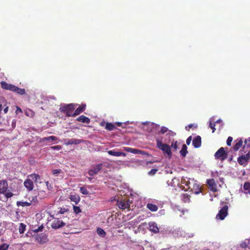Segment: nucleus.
Masks as SVG:
<instances>
[{"label":"nucleus","instance_id":"21","mask_svg":"<svg viewBox=\"0 0 250 250\" xmlns=\"http://www.w3.org/2000/svg\"><path fill=\"white\" fill-rule=\"evenodd\" d=\"M12 91L16 92L20 95H23L25 93L24 89L19 88L16 86H14V88Z\"/></svg>","mask_w":250,"mask_h":250},{"label":"nucleus","instance_id":"41","mask_svg":"<svg viewBox=\"0 0 250 250\" xmlns=\"http://www.w3.org/2000/svg\"><path fill=\"white\" fill-rule=\"evenodd\" d=\"M212 119V118H211L210 119V123H209V126L210 127V128L212 129V132H214L215 130V125L214 124H212V123H211V120Z\"/></svg>","mask_w":250,"mask_h":250},{"label":"nucleus","instance_id":"11","mask_svg":"<svg viewBox=\"0 0 250 250\" xmlns=\"http://www.w3.org/2000/svg\"><path fill=\"white\" fill-rule=\"evenodd\" d=\"M207 183L208 185L211 190L213 192H216L217 191V185L214 179L208 180Z\"/></svg>","mask_w":250,"mask_h":250},{"label":"nucleus","instance_id":"33","mask_svg":"<svg viewBox=\"0 0 250 250\" xmlns=\"http://www.w3.org/2000/svg\"><path fill=\"white\" fill-rule=\"evenodd\" d=\"M9 245L7 244L4 243L0 245V250H7Z\"/></svg>","mask_w":250,"mask_h":250},{"label":"nucleus","instance_id":"39","mask_svg":"<svg viewBox=\"0 0 250 250\" xmlns=\"http://www.w3.org/2000/svg\"><path fill=\"white\" fill-rule=\"evenodd\" d=\"M59 109L61 112H65L67 110V105L62 106Z\"/></svg>","mask_w":250,"mask_h":250},{"label":"nucleus","instance_id":"1","mask_svg":"<svg viewBox=\"0 0 250 250\" xmlns=\"http://www.w3.org/2000/svg\"><path fill=\"white\" fill-rule=\"evenodd\" d=\"M40 179L41 178L39 175L36 174H31L29 175L28 178H27L24 182V186L28 191H31L34 188V184L33 181L35 182V183L39 182L41 183V182H39Z\"/></svg>","mask_w":250,"mask_h":250},{"label":"nucleus","instance_id":"8","mask_svg":"<svg viewBox=\"0 0 250 250\" xmlns=\"http://www.w3.org/2000/svg\"><path fill=\"white\" fill-rule=\"evenodd\" d=\"M35 239L40 244H43L47 240V236L43 233L37 235Z\"/></svg>","mask_w":250,"mask_h":250},{"label":"nucleus","instance_id":"35","mask_svg":"<svg viewBox=\"0 0 250 250\" xmlns=\"http://www.w3.org/2000/svg\"><path fill=\"white\" fill-rule=\"evenodd\" d=\"M75 108V104H67V110L68 111H72Z\"/></svg>","mask_w":250,"mask_h":250},{"label":"nucleus","instance_id":"27","mask_svg":"<svg viewBox=\"0 0 250 250\" xmlns=\"http://www.w3.org/2000/svg\"><path fill=\"white\" fill-rule=\"evenodd\" d=\"M176 135V133L171 130L168 131V132L166 134V136L168 137V141H170L171 140V138L173 137Z\"/></svg>","mask_w":250,"mask_h":250},{"label":"nucleus","instance_id":"58","mask_svg":"<svg viewBox=\"0 0 250 250\" xmlns=\"http://www.w3.org/2000/svg\"><path fill=\"white\" fill-rule=\"evenodd\" d=\"M41 194H45V193L44 191H41L39 193V195H41Z\"/></svg>","mask_w":250,"mask_h":250},{"label":"nucleus","instance_id":"64","mask_svg":"<svg viewBox=\"0 0 250 250\" xmlns=\"http://www.w3.org/2000/svg\"><path fill=\"white\" fill-rule=\"evenodd\" d=\"M183 236L184 237H190L191 236L190 235H187L186 234H184V235H183Z\"/></svg>","mask_w":250,"mask_h":250},{"label":"nucleus","instance_id":"40","mask_svg":"<svg viewBox=\"0 0 250 250\" xmlns=\"http://www.w3.org/2000/svg\"><path fill=\"white\" fill-rule=\"evenodd\" d=\"M168 131V128L165 126H162L161 127V130L160 131V133L162 134H164L166 132H167Z\"/></svg>","mask_w":250,"mask_h":250},{"label":"nucleus","instance_id":"12","mask_svg":"<svg viewBox=\"0 0 250 250\" xmlns=\"http://www.w3.org/2000/svg\"><path fill=\"white\" fill-rule=\"evenodd\" d=\"M192 145L195 148H199L201 146V138L200 136H197L193 139Z\"/></svg>","mask_w":250,"mask_h":250},{"label":"nucleus","instance_id":"7","mask_svg":"<svg viewBox=\"0 0 250 250\" xmlns=\"http://www.w3.org/2000/svg\"><path fill=\"white\" fill-rule=\"evenodd\" d=\"M228 206H225L223 207L219 211L218 213L216 215V218H219L220 220H223L228 215Z\"/></svg>","mask_w":250,"mask_h":250},{"label":"nucleus","instance_id":"19","mask_svg":"<svg viewBox=\"0 0 250 250\" xmlns=\"http://www.w3.org/2000/svg\"><path fill=\"white\" fill-rule=\"evenodd\" d=\"M77 120V121L83 123L88 124L90 122V119L84 115L80 116Z\"/></svg>","mask_w":250,"mask_h":250},{"label":"nucleus","instance_id":"42","mask_svg":"<svg viewBox=\"0 0 250 250\" xmlns=\"http://www.w3.org/2000/svg\"><path fill=\"white\" fill-rule=\"evenodd\" d=\"M62 172V170L58 169H53L52 170V173L54 175H57L59 173H60Z\"/></svg>","mask_w":250,"mask_h":250},{"label":"nucleus","instance_id":"31","mask_svg":"<svg viewBox=\"0 0 250 250\" xmlns=\"http://www.w3.org/2000/svg\"><path fill=\"white\" fill-rule=\"evenodd\" d=\"M97 232L99 235L102 237H104L105 236V232L101 228H98Z\"/></svg>","mask_w":250,"mask_h":250},{"label":"nucleus","instance_id":"15","mask_svg":"<svg viewBox=\"0 0 250 250\" xmlns=\"http://www.w3.org/2000/svg\"><path fill=\"white\" fill-rule=\"evenodd\" d=\"M1 86L3 89H6V90H10L11 91L13 90V89L14 88V85H12L11 84L7 83L5 82H1L0 83Z\"/></svg>","mask_w":250,"mask_h":250},{"label":"nucleus","instance_id":"36","mask_svg":"<svg viewBox=\"0 0 250 250\" xmlns=\"http://www.w3.org/2000/svg\"><path fill=\"white\" fill-rule=\"evenodd\" d=\"M74 211L75 213L77 214L81 212V210L79 207L73 206Z\"/></svg>","mask_w":250,"mask_h":250},{"label":"nucleus","instance_id":"16","mask_svg":"<svg viewBox=\"0 0 250 250\" xmlns=\"http://www.w3.org/2000/svg\"><path fill=\"white\" fill-rule=\"evenodd\" d=\"M85 106L86 105L85 104L82 105L81 106H79L75 110L74 113L72 115V117H75L76 116L82 113L84 110Z\"/></svg>","mask_w":250,"mask_h":250},{"label":"nucleus","instance_id":"45","mask_svg":"<svg viewBox=\"0 0 250 250\" xmlns=\"http://www.w3.org/2000/svg\"><path fill=\"white\" fill-rule=\"evenodd\" d=\"M244 188L245 190H249L250 189V183H246L244 185Z\"/></svg>","mask_w":250,"mask_h":250},{"label":"nucleus","instance_id":"18","mask_svg":"<svg viewBox=\"0 0 250 250\" xmlns=\"http://www.w3.org/2000/svg\"><path fill=\"white\" fill-rule=\"evenodd\" d=\"M248 161V157L245 155L238 158V162L240 165H245Z\"/></svg>","mask_w":250,"mask_h":250},{"label":"nucleus","instance_id":"4","mask_svg":"<svg viewBox=\"0 0 250 250\" xmlns=\"http://www.w3.org/2000/svg\"><path fill=\"white\" fill-rule=\"evenodd\" d=\"M228 156L227 153L225 151L223 147L220 148L215 153L214 157L216 159H220L222 161L225 160Z\"/></svg>","mask_w":250,"mask_h":250},{"label":"nucleus","instance_id":"53","mask_svg":"<svg viewBox=\"0 0 250 250\" xmlns=\"http://www.w3.org/2000/svg\"><path fill=\"white\" fill-rule=\"evenodd\" d=\"M22 112V110L19 107H17V110L16 111V114H19V113H21Z\"/></svg>","mask_w":250,"mask_h":250},{"label":"nucleus","instance_id":"50","mask_svg":"<svg viewBox=\"0 0 250 250\" xmlns=\"http://www.w3.org/2000/svg\"><path fill=\"white\" fill-rule=\"evenodd\" d=\"M48 138L50 139V141H55L58 139V138L54 136H49Z\"/></svg>","mask_w":250,"mask_h":250},{"label":"nucleus","instance_id":"34","mask_svg":"<svg viewBox=\"0 0 250 250\" xmlns=\"http://www.w3.org/2000/svg\"><path fill=\"white\" fill-rule=\"evenodd\" d=\"M80 190V192L83 194L87 195L88 194V192L87 190L84 187H81Z\"/></svg>","mask_w":250,"mask_h":250},{"label":"nucleus","instance_id":"32","mask_svg":"<svg viewBox=\"0 0 250 250\" xmlns=\"http://www.w3.org/2000/svg\"><path fill=\"white\" fill-rule=\"evenodd\" d=\"M109 155L114 156H120L119 152L115 151L114 150H111L107 151Z\"/></svg>","mask_w":250,"mask_h":250},{"label":"nucleus","instance_id":"57","mask_svg":"<svg viewBox=\"0 0 250 250\" xmlns=\"http://www.w3.org/2000/svg\"><path fill=\"white\" fill-rule=\"evenodd\" d=\"M119 154H120V156H126V154L124 152H119Z\"/></svg>","mask_w":250,"mask_h":250},{"label":"nucleus","instance_id":"49","mask_svg":"<svg viewBox=\"0 0 250 250\" xmlns=\"http://www.w3.org/2000/svg\"><path fill=\"white\" fill-rule=\"evenodd\" d=\"M13 195V194L11 192H6L5 193V196L7 198L11 197Z\"/></svg>","mask_w":250,"mask_h":250},{"label":"nucleus","instance_id":"51","mask_svg":"<svg viewBox=\"0 0 250 250\" xmlns=\"http://www.w3.org/2000/svg\"><path fill=\"white\" fill-rule=\"evenodd\" d=\"M67 211V209L66 208H61L60 211H59V213L60 214H63L64 212H66Z\"/></svg>","mask_w":250,"mask_h":250},{"label":"nucleus","instance_id":"46","mask_svg":"<svg viewBox=\"0 0 250 250\" xmlns=\"http://www.w3.org/2000/svg\"><path fill=\"white\" fill-rule=\"evenodd\" d=\"M232 141V138L231 137H229L227 140V144L228 146H230L231 145V143Z\"/></svg>","mask_w":250,"mask_h":250},{"label":"nucleus","instance_id":"24","mask_svg":"<svg viewBox=\"0 0 250 250\" xmlns=\"http://www.w3.org/2000/svg\"><path fill=\"white\" fill-rule=\"evenodd\" d=\"M17 205L19 206H22V207H28L30 206L31 205L30 202H24V201H18L17 202Z\"/></svg>","mask_w":250,"mask_h":250},{"label":"nucleus","instance_id":"6","mask_svg":"<svg viewBox=\"0 0 250 250\" xmlns=\"http://www.w3.org/2000/svg\"><path fill=\"white\" fill-rule=\"evenodd\" d=\"M66 225V223L62 220L57 218L55 219L51 223V227L54 229L61 228Z\"/></svg>","mask_w":250,"mask_h":250},{"label":"nucleus","instance_id":"44","mask_svg":"<svg viewBox=\"0 0 250 250\" xmlns=\"http://www.w3.org/2000/svg\"><path fill=\"white\" fill-rule=\"evenodd\" d=\"M187 187V188H186V190L190 189L195 194V189L193 188V186H192V185H189V186H188Z\"/></svg>","mask_w":250,"mask_h":250},{"label":"nucleus","instance_id":"61","mask_svg":"<svg viewBox=\"0 0 250 250\" xmlns=\"http://www.w3.org/2000/svg\"><path fill=\"white\" fill-rule=\"evenodd\" d=\"M117 125H118V126H120L122 124L121 123H120V122H117L116 123Z\"/></svg>","mask_w":250,"mask_h":250},{"label":"nucleus","instance_id":"9","mask_svg":"<svg viewBox=\"0 0 250 250\" xmlns=\"http://www.w3.org/2000/svg\"><path fill=\"white\" fill-rule=\"evenodd\" d=\"M117 205L118 207H119V208L122 209H125V208H127L130 206L129 203H128V202L127 201H125V200H120V201H118L117 203Z\"/></svg>","mask_w":250,"mask_h":250},{"label":"nucleus","instance_id":"52","mask_svg":"<svg viewBox=\"0 0 250 250\" xmlns=\"http://www.w3.org/2000/svg\"><path fill=\"white\" fill-rule=\"evenodd\" d=\"M71 112L70 111L67 110L66 112V116L68 117L72 116L73 114H71Z\"/></svg>","mask_w":250,"mask_h":250},{"label":"nucleus","instance_id":"54","mask_svg":"<svg viewBox=\"0 0 250 250\" xmlns=\"http://www.w3.org/2000/svg\"><path fill=\"white\" fill-rule=\"evenodd\" d=\"M50 141V139L48 138V137H44L42 139V142H44V141Z\"/></svg>","mask_w":250,"mask_h":250},{"label":"nucleus","instance_id":"63","mask_svg":"<svg viewBox=\"0 0 250 250\" xmlns=\"http://www.w3.org/2000/svg\"><path fill=\"white\" fill-rule=\"evenodd\" d=\"M148 125H150V126H153V125H154V124H153V123H149V124H148Z\"/></svg>","mask_w":250,"mask_h":250},{"label":"nucleus","instance_id":"14","mask_svg":"<svg viewBox=\"0 0 250 250\" xmlns=\"http://www.w3.org/2000/svg\"><path fill=\"white\" fill-rule=\"evenodd\" d=\"M149 229L154 233H157L159 230L156 223L155 222H150L149 223Z\"/></svg>","mask_w":250,"mask_h":250},{"label":"nucleus","instance_id":"3","mask_svg":"<svg viewBox=\"0 0 250 250\" xmlns=\"http://www.w3.org/2000/svg\"><path fill=\"white\" fill-rule=\"evenodd\" d=\"M156 143L157 147L164 153H166L169 158H171L172 153L170 146L167 144L163 143L162 140L159 138L156 139Z\"/></svg>","mask_w":250,"mask_h":250},{"label":"nucleus","instance_id":"48","mask_svg":"<svg viewBox=\"0 0 250 250\" xmlns=\"http://www.w3.org/2000/svg\"><path fill=\"white\" fill-rule=\"evenodd\" d=\"M45 184L48 190H50L52 188V187L50 184H49L48 181L45 182Z\"/></svg>","mask_w":250,"mask_h":250},{"label":"nucleus","instance_id":"28","mask_svg":"<svg viewBox=\"0 0 250 250\" xmlns=\"http://www.w3.org/2000/svg\"><path fill=\"white\" fill-rule=\"evenodd\" d=\"M181 199L185 203H188L190 201L189 196L187 194H184L181 196Z\"/></svg>","mask_w":250,"mask_h":250},{"label":"nucleus","instance_id":"26","mask_svg":"<svg viewBox=\"0 0 250 250\" xmlns=\"http://www.w3.org/2000/svg\"><path fill=\"white\" fill-rule=\"evenodd\" d=\"M243 141L241 139H240L238 142L236 143L235 145L233 146V149L235 151L238 150L240 147L242 146Z\"/></svg>","mask_w":250,"mask_h":250},{"label":"nucleus","instance_id":"23","mask_svg":"<svg viewBox=\"0 0 250 250\" xmlns=\"http://www.w3.org/2000/svg\"><path fill=\"white\" fill-rule=\"evenodd\" d=\"M147 207L150 210L152 211H156L158 209V208L156 205L150 203L147 205Z\"/></svg>","mask_w":250,"mask_h":250},{"label":"nucleus","instance_id":"47","mask_svg":"<svg viewBox=\"0 0 250 250\" xmlns=\"http://www.w3.org/2000/svg\"><path fill=\"white\" fill-rule=\"evenodd\" d=\"M191 140H192V137H191V136H190L188 137V139H187V140H186V143H187V144L188 145H189L190 144Z\"/></svg>","mask_w":250,"mask_h":250},{"label":"nucleus","instance_id":"2","mask_svg":"<svg viewBox=\"0 0 250 250\" xmlns=\"http://www.w3.org/2000/svg\"><path fill=\"white\" fill-rule=\"evenodd\" d=\"M181 184L186 187L189 185L193 186V188L195 189V194H198L201 192L199 184L194 179H189L187 177L182 178L181 179Z\"/></svg>","mask_w":250,"mask_h":250},{"label":"nucleus","instance_id":"22","mask_svg":"<svg viewBox=\"0 0 250 250\" xmlns=\"http://www.w3.org/2000/svg\"><path fill=\"white\" fill-rule=\"evenodd\" d=\"M187 146L186 145H183L182 149L180 150V153L183 157H185L188 153Z\"/></svg>","mask_w":250,"mask_h":250},{"label":"nucleus","instance_id":"20","mask_svg":"<svg viewBox=\"0 0 250 250\" xmlns=\"http://www.w3.org/2000/svg\"><path fill=\"white\" fill-rule=\"evenodd\" d=\"M69 198L71 201L74 202L75 204H77L80 200L79 196L76 195H71Z\"/></svg>","mask_w":250,"mask_h":250},{"label":"nucleus","instance_id":"59","mask_svg":"<svg viewBox=\"0 0 250 250\" xmlns=\"http://www.w3.org/2000/svg\"><path fill=\"white\" fill-rule=\"evenodd\" d=\"M248 142H250V138L246 139L245 141V145L247 144Z\"/></svg>","mask_w":250,"mask_h":250},{"label":"nucleus","instance_id":"56","mask_svg":"<svg viewBox=\"0 0 250 250\" xmlns=\"http://www.w3.org/2000/svg\"><path fill=\"white\" fill-rule=\"evenodd\" d=\"M8 111V107L6 106L3 110L4 113H7Z\"/></svg>","mask_w":250,"mask_h":250},{"label":"nucleus","instance_id":"55","mask_svg":"<svg viewBox=\"0 0 250 250\" xmlns=\"http://www.w3.org/2000/svg\"><path fill=\"white\" fill-rule=\"evenodd\" d=\"M42 227H39L38 229L35 230V232H39L42 231Z\"/></svg>","mask_w":250,"mask_h":250},{"label":"nucleus","instance_id":"29","mask_svg":"<svg viewBox=\"0 0 250 250\" xmlns=\"http://www.w3.org/2000/svg\"><path fill=\"white\" fill-rule=\"evenodd\" d=\"M105 128L106 129L110 131V130H113L116 127H115V125L113 124H112L111 123H107L106 124Z\"/></svg>","mask_w":250,"mask_h":250},{"label":"nucleus","instance_id":"5","mask_svg":"<svg viewBox=\"0 0 250 250\" xmlns=\"http://www.w3.org/2000/svg\"><path fill=\"white\" fill-rule=\"evenodd\" d=\"M103 167L102 164H99L92 167L91 168H90L88 171V174L91 176H94L98 173V172L102 169Z\"/></svg>","mask_w":250,"mask_h":250},{"label":"nucleus","instance_id":"62","mask_svg":"<svg viewBox=\"0 0 250 250\" xmlns=\"http://www.w3.org/2000/svg\"><path fill=\"white\" fill-rule=\"evenodd\" d=\"M192 126H193V125L192 124H190V125H188V127L189 128L192 127Z\"/></svg>","mask_w":250,"mask_h":250},{"label":"nucleus","instance_id":"13","mask_svg":"<svg viewBox=\"0 0 250 250\" xmlns=\"http://www.w3.org/2000/svg\"><path fill=\"white\" fill-rule=\"evenodd\" d=\"M8 187V184L6 181H0V193H3L6 192Z\"/></svg>","mask_w":250,"mask_h":250},{"label":"nucleus","instance_id":"30","mask_svg":"<svg viewBox=\"0 0 250 250\" xmlns=\"http://www.w3.org/2000/svg\"><path fill=\"white\" fill-rule=\"evenodd\" d=\"M26 227V226L23 223H21L19 228V232L21 234L24 233Z\"/></svg>","mask_w":250,"mask_h":250},{"label":"nucleus","instance_id":"17","mask_svg":"<svg viewBox=\"0 0 250 250\" xmlns=\"http://www.w3.org/2000/svg\"><path fill=\"white\" fill-rule=\"evenodd\" d=\"M124 149L125 151L131 152V153H134V154H138V153H141V151H140L139 150H138V149H136L135 148H132L131 147H125L124 148Z\"/></svg>","mask_w":250,"mask_h":250},{"label":"nucleus","instance_id":"38","mask_svg":"<svg viewBox=\"0 0 250 250\" xmlns=\"http://www.w3.org/2000/svg\"><path fill=\"white\" fill-rule=\"evenodd\" d=\"M157 171L158 169L156 168L152 169L150 171L148 172V174L149 175L153 176L156 174Z\"/></svg>","mask_w":250,"mask_h":250},{"label":"nucleus","instance_id":"43","mask_svg":"<svg viewBox=\"0 0 250 250\" xmlns=\"http://www.w3.org/2000/svg\"><path fill=\"white\" fill-rule=\"evenodd\" d=\"M50 148L53 150H59L62 149V146H51Z\"/></svg>","mask_w":250,"mask_h":250},{"label":"nucleus","instance_id":"10","mask_svg":"<svg viewBox=\"0 0 250 250\" xmlns=\"http://www.w3.org/2000/svg\"><path fill=\"white\" fill-rule=\"evenodd\" d=\"M64 144L66 146L70 145H78L80 144L82 142V140L77 139H64L63 140Z\"/></svg>","mask_w":250,"mask_h":250},{"label":"nucleus","instance_id":"60","mask_svg":"<svg viewBox=\"0 0 250 250\" xmlns=\"http://www.w3.org/2000/svg\"><path fill=\"white\" fill-rule=\"evenodd\" d=\"M222 122L221 120L219 119V120H218L217 121H216L215 122V123H220V122Z\"/></svg>","mask_w":250,"mask_h":250},{"label":"nucleus","instance_id":"25","mask_svg":"<svg viewBox=\"0 0 250 250\" xmlns=\"http://www.w3.org/2000/svg\"><path fill=\"white\" fill-rule=\"evenodd\" d=\"M241 246L242 248H248L250 249V239H246L245 241L241 244Z\"/></svg>","mask_w":250,"mask_h":250},{"label":"nucleus","instance_id":"37","mask_svg":"<svg viewBox=\"0 0 250 250\" xmlns=\"http://www.w3.org/2000/svg\"><path fill=\"white\" fill-rule=\"evenodd\" d=\"M177 144H178V142L177 141H173L171 145V146L170 147H172L174 148V149L175 150H176L177 149Z\"/></svg>","mask_w":250,"mask_h":250}]
</instances>
